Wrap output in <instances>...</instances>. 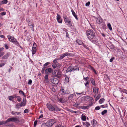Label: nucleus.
<instances>
[{"instance_id":"1","label":"nucleus","mask_w":127,"mask_h":127,"mask_svg":"<svg viewBox=\"0 0 127 127\" xmlns=\"http://www.w3.org/2000/svg\"><path fill=\"white\" fill-rule=\"evenodd\" d=\"M86 33L88 39L91 42L94 44L98 43V36L92 30L89 29L86 30Z\"/></svg>"},{"instance_id":"2","label":"nucleus","mask_w":127,"mask_h":127,"mask_svg":"<svg viewBox=\"0 0 127 127\" xmlns=\"http://www.w3.org/2000/svg\"><path fill=\"white\" fill-rule=\"evenodd\" d=\"M46 106L48 109L50 111L53 112H57L58 111H60L61 110V109L59 108L58 106L55 105H52L50 104L47 103Z\"/></svg>"},{"instance_id":"3","label":"nucleus","mask_w":127,"mask_h":127,"mask_svg":"<svg viewBox=\"0 0 127 127\" xmlns=\"http://www.w3.org/2000/svg\"><path fill=\"white\" fill-rule=\"evenodd\" d=\"M7 37L8 38L9 40L10 41L13 43L14 44L18 46L20 48L22 49V47L20 46L19 43L18 42L17 40L14 37L10 35H8L7 36Z\"/></svg>"},{"instance_id":"4","label":"nucleus","mask_w":127,"mask_h":127,"mask_svg":"<svg viewBox=\"0 0 127 127\" xmlns=\"http://www.w3.org/2000/svg\"><path fill=\"white\" fill-rule=\"evenodd\" d=\"M56 122L55 119H50L47 121L45 123V125L48 127H51L56 123Z\"/></svg>"},{"instance_id":"5","label":"nucleus","mask_w":127,"mask_h":127,"mask_svg":"<svg viewBox=\"0 0 127 127\" xmlns=\"http://www.w3.org/2000/svg\"><path fill=\"white\" fill-rule=\"evenodd\" d=\"M64 21L67 25H69V26L71 27L72 26V23L71 19H69L68 17L66 16H64Z\"/></svg>"},{"instance_id":"6","label":"nucleus","mask_w":127,"mask_h":127,"mask_svg":"<svg viewBox=\"0 0 127 127\" xmlns=\"http://www.w3.org/2000/svg\"><path fill=\"white\" fill-rule=\"evenodd\" d=\"M50 80L51 82L54 84H57L59 82L58 79L56 78L52 77Z\"/></svg>"},{"instance_id":"7","label":"nucleus","mask_w":127,"mask_h":127,"mask_svg":"<svg viewBox=\"0 0 127 127\" xmlns=\"http://www.w3.org/2000/svg\"><path fill=\"white\" fill-rule=\"evenodd\" d=\"M9 122L13 121L15 122H19V119L15 118L14 117L10 118L8 119Z\"/></svg>"},{"instance_id":"8","label":"nucleus","mask_w":127,"mask_h":127,"mask_svg":"<svg viewBox=\"0 0 127 127\" xmlns=\"http://www.w3.org/2000/svg\"><path fill=\"white\" fill-rule=\"evenodd\" d=\"M8 119L5 121H0V125L3 124H5L6 126H9L11 125L9 123Z\"/></svg>"},{"instance_id":"9","label":"nucleus","mask_w":127,"mask_h":127,"mask_svg":"<svg viewBox=\"0 0 127 127\" xmlns=\"http://www.w3.org/2000/svg\"><path fill=\"white\" fill-rule=\"evenodd\" d=\"M95 19H96V23L98 24H101L103 22V19L100 16L97 18H96Z\"/></svg>"},{"instance_id":"10","label":"nucleus","mask_w":127,"mask_h":127,"mask_svg":"<svg viewBox=\"0 0 127 127\" xmlns=\"http://www.w3.org/2000/svg\"><path fill=\"white\" fill-rule=\"evenodd\" d=\"M28 24L29 27L30 28H31L33 31H34V24H33L32 22H31L29 23H28Z\"/></svg>"},{"instance_id":"11","label":"nucleus","mask_w":127,"mask_h":127,"mask_svg":"<svg viewBox=\"0 0 127 127\" xmlns=\"http://www.w3.org/2000/svg\"><path fill=\"white\" fill-rule=\"evenodd\" d=\"M52 72V69L50 68L46 69L45 71V74L48 75L49 73H50Z\"/></svg>"},{"instance_id":"12","label":"nucleus","mask_w":127,"mask_h":127,"mask_svg":"<svg viewBox=\"0 0 127 127\" xmlns=\"http://www.w3.org/2000/svg\"><path fill=\"white\" fill-rule=\"evenodd\" d=\"M70 54L68 52H66L62 56H61L60 57V59H62L64 58L65 57L67 56L70 55Z\"/></svg>"},{"instance_id":"13","label":"nucleus","mask_w":127,"mask_h":127,"mask_svg":"<svg viewBox=\"0 0 127 127\" xmlns=\"http://www.w3.org/2000/svg\"><path fill=\"white\" fill-rule=\"evenodd\" d=\"M57 20L58 22L59 23H62V20L61 19L60 16L58 13L57 14Z\"/></svg>"},{"instance_id":"14","label":"nucleus","mask_w":127,"mask_h":127,"mask_svg":"<svg viewBox=\"0 0 127 127\" xmlns=\"http://www.w3.org/2000/svg\"><path fill=\"white\" fill-rule=\"evenodd\" d=\"M99 89L98 87H94L93 88V91L94 94H98Z\"/></svg>"},{"instance_id":"15","label":"nucleus","mask_w":127,"mask_h":127,"mask_svg":"<svg viewBox=\"0 0 127 127\" xmlns=\"http://www.w3.org/2000/svg\"><path fill=\"white\" fill-rule=\"evenodd\" d=\"M61 72L60 71V69L57 70V71L56 77H57L59 78H60L61 76Z\"/></svg>"},{"instance_id":"16","label":"nucleus","mask_w":127,"mask_h":127,"mask_svg":"<svg viewBox=\"0 0 127 127\" xmlns=\"http://www.w3.org/2000/svg\"><path fill=\"white\" fill-rule=\"evenodd\" d=\"M73 71V66H69L66 70V72L67 73L69 72H71Z\"/></svg>"},{"instance_id":"17","label":"nucleus","mask_w":127,"mask_h":127,"mask_svg":"<svg viewBox=\"0 0 127 127\" xmlns=\"http://www.w3.org/2000/svg\"><path fill=\"white\" fill-rule=\"evenodd\" d=\"M10 53L9 52L8 53H7L5 55L2 57V59H7L8 57L10 56Z\"/></svg>"},{"instance_id":"18","label":"nucleus","mask_w":127,"mask_h":127,"mask_svg":"<svg viewBox=\"0 0 127 127\" xmlns=\"http://www.w3.org/2000/svg\"><path fill=\"white\" fill-rule=\"evenodd\" d=\"M97 122L95 119L93 120V122H92V124L93 127L95 126L97 124Z\"/></svg>"},{"instance_id":"19","label":"nucleus","mask_w":127,"mask_h":127,"mask_svg":"<svg viewBox=\"0 0 127 127\" xmlns=\"http://www.w3.org/2000/svg\"><path fill=\"white\" fill-rule=\"evenodd\" d=\"M91 83L95 87L96 86L95 81L93 78H92L91 80Z\"/></svg>"},{"instance_id":"20","label":"nucleus","mask_w":127,"mask_h":127,"mask_svg":"<svg viewBox=\"0 0 127 127\" xmlns=\"http://www.w3.org/2000/svg\"><path fill=\"white\" fill-rule=\"evenodd\" d=\"M76 42L79 45H81L83 44V42L79 39H77Z\"/></svg>"},{"instance_id":"21","label":"nucleus","mask_w":127,"mask_h":127,"mask_svg":"<svg viewBox=\"0 0 127 127\" xmlns=\"http://www.w3.org/2000/svg\"><path fill=\"white\" fill-rule=\"evenodd\" d=\"M57 71V70H55L53 71V70H52V72H51L52 73V74L53 75V76L56 77V76Z\"/></svg>"},{"instance_id":"22","label":"nucleus","mask_w":127,"mask_h":127,"mask_svg":"<svg viewBox=\"0 0 127 127\" xmlns=\"http://www.w3.org/2000/svg\"><path fill=\"white\" fill-rule=\"evenodd\" d=\"M20 113V112H14V111H12L11 112V114L12 115H19Z\"/></svg>"},{"instance_id":"23","label":"nucleus","mask_w":127,"mask_h":127,"mask_svg":"<svg viewBox=\"0 0 127 127\" xmlns=\"http://www.w3.org/2000/svg\"><path fill=\"white\" fill-rule=\"evenodd\" d=\"M73 71L78 70L79 71V70L78 67V66H75L74 67L73 66Z\"/></svg>"},{"instance_id":"24","label":"nucleus","mask_w":127,"mask_h":127,"mask_svg":"<svg viewBox=\"0 0 127 127\" xmlns=\"http://www.w3.org/2000/svg\"><path fill=\"white\" fill-rule=\"evenodd\" d=\"M8 2V1L7 0H3L1 2H0V5H1L2 4H6Z\"/></svg>"},{"instance_id":"25","label":"nucleus","mask_w":127,"mask_h":127,"mask_svg":"<svg viewBox=\"0 0 127 127\" xmlns=\"http://www.w3.org/2000/svg\"><path fill=\"white\" fill-rule=\"evenodd\" d=\"M86 117L84 115L82 114L81 115V119L82 120L84 121L86 120Z\"/></svg>"},{"instance_id":"26","label":"nucleus","mask_w":127,"mask_h":127,"mask_svg":"<svg viewBox=\"0 0 127 127\" xmlns=\"http://www.w3.org/2000/svg\"><path fill=\"white\" fill-rule=\"evenodd\" d=\"M120 92H123V94L124 93L127 94V90L125 89H123L122 90H120Z\"/></svg>"},{"instance_id":"27","label":"nucleus","mask_w":127,"mask_h":127,"mask_svg":"<svg viewBox=\"0 0 127 127\" xmlns=\"http://www.w3.org/2000/svg\"><path fill=\"white\" fill-rule=\"evenodd\" d=\"M73 96L74 95L73 94H71L68 97V99L69 100H71L73 98Z\"/></svg>"},{"instance_id":"28","label":"nucleus","mask_w":127,"mask_h":127,"mask_svg":"<svg viewBox=\"0 0 127 127\" xmlns=\"http://www.w3.org/2000/svg\"><path fill=\"white\" fill-rule=\"evenodd\" d=\"M36 52V49H33L32 48V55H33L35 54Z\"/></svg>"},{"instance_id":"29","label":"nucleus","mask_w":127,"mask_h":127,"mask_svg":"<svg viewBox=\"0 0 127 127\" xmlns=\"http://www.w3.org/2000/svg\"><path fill=\"white\" fill-rule=\"evenodd\" d=\"M101 97V95L100 94H99L97 95L95 99V101H97Z\"/></svg>"},{"instance_id":"30","label":"nucleus","mask_w":127,"mask_h":127,"mask_svg":"<svg viewBox=\"0 0 127 127\" xmlns=\"http://www.w3.org/2000/svg\"><path fill=\"white\" fill-rule=\"evenodd\" d=\"M90 98V96H85L83 97V99L85 101H87L88 100V99Z\"/></svg>"},{"instance_id":"31","label":"nucleus","mask_w":127,"mask_h":127,"mask_svg":"<svg viewBox=\"0 0 127 127\" xmlns=\"http://www.w3.org/2000/svg\"><path fill=\"white\" fill-rule=\"evenodd\" d=\"M107 26L110 30L111 31L112 30V28L110 23H108L107 24Z\"/></svg>"},{"instance_id":"32","label":"nucleus","mask_w":127,"mask_h":127,"mask_svg":"<svg viewBox=\"0 0 127 127\" xmlns=\"http://www.w3.org/2000/svg\"><path fill=\"white\" fill-rule=\"evenodd\" d=\"M105 100V99L104 98H102L99 101V103L100 104H102L104 102Z\"/></svg>"},{"instance_id":"33","label":"nucleus","mask_w":127,"mask_h":127,"mask_svg":"<svg viewBox=\"0 0 127 127\" xmlns=\"http://www.w3.org/2000/svg\"><path fill=\"white\" fill-rule=\"evenodd\" d=\"M17 101L19 102H20L22 100V98L20 96H18L17 97Z\"/></svg>"},{"instance_id":"34","label":"nucleus","mask_w":127,"mask_h":127,"mask_svg":"<svg viewBox=\"0 0 127 127\" xmlns=\"http://www.w3.org/2000/svg\"><path fill=\"white\" fill-rule=\"evenodd\" d=\"M61 92H62V94L63 95L66 93L64 89L62 87H61Z\"/></svg>"},{"instance_id":"35","label":"nucleus","mask_w":127,"mask_h":127,"mask_svg":"<svg viewBox=\"0 0 127 127\" xmlns=\"http://www.w3.org/2000/svg\"><path fill=\"white\" fill-rule=\"evenodd\" d=\"M58 100L61 103H63L64 102V100H63V98H58Z\"/></svg>"},{"instance_id":"36","label":"nucleus","mask_w":127,"mask_h":127,"mask_svg":"<svg viewBox=\"0 0 127 127\" xmlns=\"http://www.w3.org/2000/svg\"><path fill=\"white\" fill-rule=\"evenodd\" d=\"M26 103L25 102V103H24L22 102H21L20 103H19V104L21 106V107L22 106H24L26 105Z\"/></svg>"},{"instance_id":"37","label":"nucleus","mask_w":127,"mask_h":127,"mask_svg":"<svg viewBox=\"0 0 127 127\" xmlns=\"http://www.w3.org/2000/svg\"><path fill=\"white\" fill-rule=\"evenodd\" d=\"M21 107L19 104V103H18L16 104L15 107V108L16 109H19Z\"/></svg>"},{"instance_id":"38","label":"nucleus","mask_w":127,"mask_h":127,"mask_svg":"<svg viewBox=\"0 0 127 127\" xmlns=\"http://www.w3.org/2000/svg\"><path fill=\"white\" fill-rule=\"evenodd\" d=\"M107 112V110H105L102 111L101 112V114L102 115H104Z\"/></svg>"},{"instance_id":"39","label":"nucleus","mask_w":127,"mask_h":127,"mask_svg":"<svg viewBox=\"0 0 127 127\" xmlns=\"http://www.w3.org/2000/svg\"><path fill=\"white\" fill-rule=\"evenodd\" d=\"M37 46V45L35 43V42H34V43L33 44L32 48H33L34 49H36V48Z\"/></svg>"},{"instance_id":"40","label":"nucleus","mask_w":127,"mask_h":127,"mask_svg":"<svg viewBox=\"0 0 127 127\" xmlns=\"http://www.w3.org/2000/svg\"><path fill=\"white\" fill-rule=\"evenodd\" d=\"M46 81H48V75L46 74L44 77Z\"/></svg>"},{"instance_id":"41","label":"nucleus","mask_w":127,"mask_h":127,"mask_svg":"<svg viewBox=\"0 0 127 127\" xmlns=\"http://www.w3.org/2000/svg\"><path fill=\"white\" fill-rule=\"evenodd\" d=\"M82 44L83 45V46L86 49L88 50H89V48L88 47V46L87 45H86L85 44H84L83 43V44Z\"/></svg>"},{"instance_id":"42","label":"nucleus","mask_w":127,"mask_h":127,"mask_svg":"<svg viewBox=\"0 0 127 127\" xmlns=\"http://www.w3.org/2000/svg\"><path fill=\"white\" fill-rule=\"evenodd\" d=\"M71 11L74 17H75L77 15L75 13L73 9H72L71 10Z\"/></svg>"},{"instance_id":"43","label":"nucleus","mask_w":127,"mask_h":127,"mask_svg":"<svg viewBox=\"0 0 127 127\" xmlns=\"http://www.w3.org/2000/svg\"><path fill=\"white\" fill-rule=\"evenodd\" d=\"M56 65L57 67L58 68H59L62 65L59 63H58L56 64Z\"/></svg>"},{"instance_id":"44","label":"nucleus","mask_w":127,"mask_h":127,"mask_svg":"<svg viewBox=\"0 0 127 127\" xmlns=\"http://www.w3.org/2000/svg\"><path fill=\"white\" fill-rule=\"evenodd\" d=\"M8 98L9 99V100L10 101H12L13 98V97L12 95L8 97Z\"/></svg>"},{"instance_id":"45","label":"nucleus","mask_w":127,"mask_h":127,"mask_svg":"<svg viewBox=\"0 0 127 127\" xmlns=\"http://www.w3.org/2000/svg\"><path fill=\"white\" fill-rule=\"evenodd\" d=\"M56 64V63H54L52 65V66L53 68L55 69L57 67Z\"/></svg>"},{"instance_id":"46","label":"nucleus","mask_w":127,"mask_h":127,"mask_svg":"<svg viewBox=\"0 0 127 127\" xmlns=\"http://www.w3.org/2000/svg\"><path fill=\"white\" fill-rule=\"evenodd\" d=\"M19 92L20 94H21V95H24V94H25L24 92L23 91L21 90H19Z\"/></svg>"},{"instance_id":"47","label":"nucleus","mask_w":127,"mask_h":127,"mask_svg":"<svg viewBox=\"0 0 127 127\" xmlns=\"http://www.w3.org/2000/svg\"><path fill=\"white\" fill-rule=\"evenodd\" d=\"M65 82H68L69 81V78L68 77H66L65 78Z\"/></svg>"},{"instance_id":"48","label":"nucleus","mask_w":127,"mask_h":127,"mask_svg":"<svg viewBox=\"0 0 127 127\" xmlns=\"http://www.w3.org/2000/svg\"><path fill=\"white\" fill-rule=\"evenodd\" d=\"M29 111L30 110H29L27 109H26L24 110V113H28L29 112Z\"/></svg>"},{"instance_id":"49","label":"nucleus","mask_w":127,"mask_h":127,"mask_svg":"<svg viewBox=\"0 0 127 127\" xmlns=\"http://www.w3.org/2000/svg\"><path fill=\"white\" fill-rule=\"evenodd\" d=\"M6 12H3L0 13V14L2 16H4L6 14Z\"/></svg>"},{"instance_id":"50","label":"nucleus","mask_w":127,"mask_h":127,"mask_svg":"<svg viewBox=\"0 0 127 127\" xmlns=\"http://www.w3.org/2000/svg\"><path fill=\"white\" fill-rule=\"evenodd\" d=\"M80 103L76 102L74 104L73 106L75 107H77L80 105Z\"/></svg>"},{"instance_id":"51","label":"nucleus","mask_w":127,"mask_h":127,"mask_svg":"<svg viewBox=\"0 0 127 127\" xmlns=\"http://www.w3.org/2000/svg\"><path fill=\"white\" fill-rule=\"evenodd\" d=\"M50 62H47L44 64L43 66L46 67V66H48L50 64Z\"/></svg>"},{"instance_id":"52","label":"nucleus","mask_w":127,"mask_h":127,"mask_svg":"<svg viewBox=\"0 0 127 127\" xmlns=\"http://www.w3.org/2000/svg\"><path fill=\"white\" fill-rule=\"evenodd\" d=\"M59 58H56L53 61V62L54 63H57V60H59Z\"/></svg>"},{"instance_id":"53","label":"nucleus","mask_w":127,"mask_h":127,"mask_svg":"<svg viewBox=\"0 0 127 127\" xmlns=\"http://www.w3.org/2000/svg\"><path fill=\"white\" fill-rule=\"evenodd\" d=\"M5 54V53L4 52H0V57H1L3 56Z\"/></svg>"},{"instance_id":"54","label":"nucleus","mask_w":127,"mask_h":127,"mask_svg":"<svg viewBox=\"0 0 127 127\" xmlns=\"http://www.w3.org/2000/svg\"><path fill=\"white\" fill-rule=\"evenodd\" d=\"M86 125L87 127H89L90 125V124L88 122H86Z\"/></svg>"},{"instance_id":"55","label":"nucleus","mask_w":127,"mask_h":127,"mask_svg":"<svg viewBox=\"0 0 127 127\" xmlns=\"http://www.w3.org/2000/svg\"><path fill=\"white\" fill-rule=\"evenodd\" d=\"M89 79V77H84L83 78V79L85 80L86 81H88V80Z\"/></svg>"},{"instance_id":"56","label":"nucleus","mask_w":127,"mask_h":127,"mask_svg":"<svg viewBox=\"0 0 127 127\" xmlns=\"http://www.w3.org/2000/svg\"><path fill=\"white\" fill-rule=\"evenodd\" d=\"M26 21L28 23H29L31 22L30 21V19L28 18H26Z\"/></svg>"},{"instance_id":"57","label":"nucleus","mask_w":127,"mask_h":127,"mask_svg":"<svg viewBox=\"0 0 127 127\" xmlns=\"http://www.w3.org/2000/svg\"><path fill=\"white\" fill-rule=\"evenodd\" d=\"M5 64V63H3L0 64V67H2Z\"/></svg>"},{"instance_id":"58","label":"nucleus","mask_w":127,"mask_h":127,"mask_svg":"<svg viewBox=\"0 0 127 127\" xmlns=\"http://www.w3.org/2000/svg\"><path fill=\"white\" fill-rule=\"evenodd\" d=\"M100 108L99 106L96 107L95 108V109L96 110H98L100 109Z\"/></svg>"},{"instance_id":"59","label":"nucleus","mask_w":127,"mask_h":127,"mask_svg":"<svg viewBox=\"0 0 127 127\" xmlns=\"http://www.w3.org/2000/svg\"><path fill=\"white\" fill-rule=\"evenodd\" d=\"M32 81L31 79H30L28 82V84L29 85H31L32 84Z\"/></svg>"},{"instance_id":"60","label":"nucleus","mask_w":127,"mask_h":127,"mask_svg":"<svg viewBox=\"0 0 127 127\" xmlns=\"http://www.w3.org/2000/svg\"><path fill=\"white\" fill-rule=\"evenodd\" d=\"M37 120H36L34 121V126L35 127L36 126L37 124Z\"/></svg>"},{"instance_id":"61","label":"nucleus","mask_w":127,"mask_h":127,"mask_svg":"<svg viewBox=\"0 0 127 127\" xmlns=\"http://www.w3.org/2000/svg\"><path fill=\"white\" fill-rule=\"evenodd\" d=\"M4 45L5 48L6 49H8L9 47L7 44H4Z\"/></svg>"},{"instance_id":"62","label":"nucleus","mask_w":127,"mask_h":127,"mask_svg":"<svg viewBox=\"0 0 127 127\" xmlns=\"http://www.w3.org/2000/svg\"><path fill=\"white\" fill-rule=\"evenodd\" d=\"M90 2L89 1L85 5L86 6H89L90 4Z\"/></svg>"},{"instance_id":"63","label":"nucleus","mask_w":127,"mask_h":127,"mask_svg":"<svg viewBox=\"0 0 127 127\" xmlns=\"http://www.w3.org/2000/svg\"><path fill=\"white\" fill-rule=\"evenodd\" d=\"M114 59V57H112L111 58L110 60V62H113V59Z\"/></svg>"},{"instance_id":"64","label":"nucleus","mask_w":127,"mask_h":127,"mask_svg":"<svg viewBox=\"0 0 127 127\" xmlns=\"http://www.w3.org/2000/svg\"><path fill=\"white\" fill-rule=\"evenodd\" d=\"M26 100L25 98H23V99L22 102L25 103V102H26Z\"/></svg>"}]
</instances>
